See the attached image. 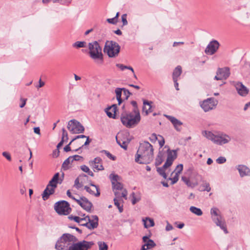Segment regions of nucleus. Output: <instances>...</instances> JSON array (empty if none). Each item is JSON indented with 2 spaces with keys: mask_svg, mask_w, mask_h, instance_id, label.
<instances>
[{
  "mask_svg": "<svg viewBox=\"0 0 250 250\" xmlns=\"http://www.w3.org/2000/svg\"><path fill=\"white\" fill-rule=\"evenodd\" d=\"M86 43L85 42L78 41L73 44L72 46L74 47L79 48L86 47Z\"/></svg>",
  "mask_w": 250,
  "mask_h": 250,
  "instance_id": "obj_41",
  "label": "nucleus"
},
{
  "mask_svg": "<svg viewBox=\"0 0 250 250\" xmlns=\"http://www.w3.org/2000/svg\"><path fill=\"white\" fill-rule=\"evenodd\" d=\"M117 67H119L121 70H124L127 68V66H125L122 64H117Z\"/></svg>",
  "mask_w": 250,
  "mask_h": 250,
  "instance_id": "obj_61",
  "label": "nucleus"
},
{
  "mask_svg": "<svg viewBox=\"0 0 250 250\" xmlns=\"http://www.w3.org/2000/svg\"><path fill=\"white\" fill-rule=\"evenodd\" d=\"M179 176V175L175 173L173 177L169 178V180L171 181V184H174L178 181Z\"/></svg>",
  "mask_w": 250,
  "mask_h": 250,
  "instance_id": "obj_48",
  "label": "nucleus"
},
{
  "mask_svg": "<svg viewBox=\"0 0 250 250\" xmlns=\"http://www.w3.org/2000/svg\"><path fill=\"white\" fill-rule=\"evenodd\" d=\"M211 217L216 224V225L224 230L225 233H228V231L225 224V221L220 214L219 210L216 208H213L210 210Z\"/></svg>",
  "mask_w": 250,
  "mask_h": 250,
  "instance_id": "obj_9",
  "label": "nucleus"
},
{
  "mask_svg": "<svg viewBox=\"0 0 250 250\" xmlns=\"http://www.w3.org/2000/svg\"><path fill=\"white\" fill-rule=\"evenodd\" d=\"M153 147L148 142L140 143L138 149L135 161L139 164H149L153 159Z\"/></svg>",
  "mask_w": 250,
  "mask_h": 250,
  "instance_id": "obj_1",
  "label": "nucleus"
},
{
  "mask_svg": "<svg viewBox=\"0 0 250 250\" xmlns=\"http://www.w3.org/2000/svg\"><path fill=\"white\" fill-rule=\"evenodd\" d=\"M126 14H125L122 16V21L123 22V25L125 26L127 24V21L126 20Z\"/></svg>",
  "mask_w": 250,
  "mask_h": 250,
  "instance_id": "obj_52",
  "label": "nucleus"
},
{
  "mask_svg": "<svg viewBox=\"0 0 250 250\" xmlns=\"http://www.w3.org/2000/svg\"><path fill=\"white\" fill-rule=\"evenodd\" d=\"M75 141H76V143L78 144V145L80 146L79 147L78 149H76L75 151L78 150L79 149L81 148L84 146L88 145L90 142L89 137L87 136L84 138H80L77 139Z\"/></svg>",
  "mask_w": 250,
  "mask_h": 250,
  "instance_id": "obj_26",
  "label": "nucleus"
},
{
  "mask_svg": "<svg viewBox=\"0 0 250 250\" xmlns=\"http://www.w3.org/2000/svg\"><path fill=\"white\" fill-rule=\"evenodd\" d=\"M122 89H123V91L124 92V94L125 96V98L127 99L128 97L130 96V93L128 90L126 89L125 88H122Z\"/></svg>",
  "mask_w": 250,
  "mask_h": 250,
  "instance_id": "obj_56",
  "label": "nucleus"
},
{
  "mask_svg": "<svg viewBox=\"0 0 250 250\" xmlns=\"http://www.w3.org/2000/svg\"><path fill=\"white\" fill-rule=\"evenodd\" d=\"M54 208L60 215H67L71 211L68 203L65 201H61L56 203L55 204Z\"/></svg>",
  "mask_w": 250,
  "mask_h": 250,
  "instance_id": "obj_11",
  "label": "nucleus"
},
{
  "mask_svg": "<svg viewBox=\"0 0 250 250\" xmlns=\"http://www.w3.org/2000/svg\"><path fill=\"white\" fill-rule=\"evenodd\" d=\"M99 250H107L108 246L104 242H99Z\"/></svg>",
  "mask_w": 250,
  "mask_h": 250,
  "instance_id": "obj_45",
  "label": "nucleus"
},
{
  "mask_svg": "<svg viewBox=\"0 0 250 250\" xmlns=\"http://www.w3.org/2000/svg\"><path fill=\"white\" fill-rule=\"evenodd\" d=\"M177 150H167V161L164 165V167H170L173 161L177 158Z\"/></svg>",
  "mask_w": 250,
  "mask_h": 250,
  "instance_id": "obj_18",
  "label": "nucleus"
},
{
  "mask_svg": "<svg viewBox=\"0 0 250 250\" xmlns=\"http://www.w3.org/2000/svg\"><path fill=\"white\" fill-rule=\"evenodd\" d=\"M141 117L138 109L133 110L131 113L124 112L121 114V120L124 125L127 128H132L140 122Z\"/></svg>",
  "mask_w": 250,
  "mask_h": 250,
  "instance_id": "obj_3",
  "label": "nucleus"
},
{
  "mask_svg": "<svg viewBox=\"0 0 250 250\" xmlns=\"http://www.w3.org/2000/svg\"><path fill=\"white\" fill-rule=\"evenodd\" d=\"M59 153L60 151L58 149L54 151L52 154L53 157L55 158L57 157L59 155Z\"/></svg>",
  "mask_w": 250,
  "mask_h": 250,
  "instance_id": "obj_62",
  "label": "nucleus"
},
{
  "mask_svg": "<svg viewBox=\"0 0 250 250\" xmlns=\"http://www.w3.org/2000/svg\"><path fill=\"white\" fill-rule=\"evenodd\" d=\"M122 198L123 197L121 196H119V197L118 196H115L114 198V205L118 208L120 212H122L123 211V203L124 201Z\"/></svg>",
  "mask_w": 250,
  "mask_h": 250,
  "instance_id": "obj_27",
  "label": "nucleus"
},
{
  "mask_svg": "<svg viewBox=\"0 0 250 250\" xmlns=\"http://www.w3.org/2000/svg\"><path fill=\"white\" fill-rule=\"evenodd\" d=\"M102 152L104 153L109 159L114 160L115 159V157L113 156L111 154H110L108 151L106 150H103Z\"/></svg>",
  "mask_w": 250,
  "mask_h": 250,
  "instance_id": "obj_50",
  "label": "nucleus"
},
{
  "mask_svg": "<svg viewBox=\"0 0 250 250\" xmlns=\"http://www.w3.org/2000/svg\"><path fill=\"white\" fill-rule=\"evenodd\" d=\"M80 217H79V216H74L73 215H70L68 218L70 219V220H74L75 222L79 223V221H80Z\"/></svg>",
  "mask_w": 250,
  "mask_h": 250,
  "instance_id": "obj_54",
  "label": "nucleus"
},
{
  "mask_svg": "<svg viewBox=\"0 0 250 250\" xmlns=\"http://www.w3.org/2000/svg\"><path fill=\"white\" fill-rule=\"evenodd\" d=\"M173 229V227L171 225L167 223V225L166 228V229L167 231H169Z\"/></svg>",
  "mask_w": 250,
  "mask_h": 250,
  "instance_id": "obj_63",
  "label": "nucleus"
},
{
  "mask_svg": "<svg viewBox=\"0 0 250 250\" xmlns=\"http://www.w3.org/2000/svg\"><path fill=\"white\" fill-rule=\"evenodd\" d=\"M183 169V165L182 164H179L177 166L176 168L175 169L173 173L175 174H177L179 175L180 173L182 172Z\"/></svg>",
  "mask_w": 250,
  "mask_h": 250,
  "instance_id": "obj_44",
  "label": "nucleus"
},
{
  "mask_svg": "<svg viewBox=\"0 0 250 250\" xmlns=\"http://www.w3.org/2000/svg\"><path fill=\"white\" fill-rule=\"evenodd\" d=\"M89 166L94 169V171L103 170L104 169L102 165V160L100 157H96L94 160L89 162Z\"/></svg>",
  "mask_w": 250,
  "mask_h": 250,
  "instance_id": "obj_17",
  "label": "nucleus"
},
{
  "mask_svg": "<svg viewBox=\"0 0 250 250\" xmlns=\"http://www.w3.org/2000/svg\"><path fill=\"white\" fill-rule=\"evenodd\" d=\"M237 169H238L240 175L241 177H244V176H250V170L246 166L238 165Z\"/></svg>",
  "mask_w": 250,
  "mask_h": 250,
  "instance_id": "obj_25",
  "label": "nucleus"
},
{
  "mask_svg": "<svg viewBox=\"0 0 250 250\" xmlns=\"http://www.w3.org/2000/svg\"><path fill=\"white\" fill-rule=\"evenodd\" d=\"M85 179H87V176L85 174L80 175L75 180L74 186L78 189L80 188L83 186V184L82 181L81 183H80V181Z\"/></svg>",
  "mask_w": 250,
  "mask_h": 250,
  "instance_id": "obj_28",
  "label": "nucleus"
},
{
  "mask_svg": "<svg viewBox=\"0 0 250 250\" xmlns=\"http://www.w3.org/2000/svg\"><path fill=\"white\" fill-rule=\"evenodd\" d=\"M109 178L115 196H118V197L121 196L125 199H127V191L125 188H124L123 184L119 182L120 177L118 175L111 174Z\"/></svg>",
  "mask_w": 250,
  "mask_h": 250,
  "instance_id": "obj_5",
  "label": "nucleus"
},
{
  "mask_svg": "<svg viewBox=\"0 0 250 250\" xmlns=\"http://www.w3.org/2000/svg\"><path fill=\"white\" fill-rule=\"evenodd\" d=\"M182 72V67L180 65L177 66L173 70L172 73V79L178 80V78L181 75Z\"/></svg>",
  "mask_w": 250,
  "mask_h": 250,
  "instance_id": "obj_30",
  "label": "nucleus"
},
{
  "mask_svg": "<svg viewBox=\"0 0 250 250\" xmlns=\"http://www.w3.org/2000/svg\"><path fill=\"white\" fill-rule=\"evenodd\" d=\"M117 111V105L113 104L111 106L107 108L105 110L107 115L110 118L115 119Z\"/></svg>",
  "mask_w": 250,
  "mask_h": 250,
  "instance_id": "obj_24",
  "label": "nucleus"
},
{
  "mask_svg": "<svg viewBox=\"0 0 250 250\" xmlns=\"http://www.w3.org/2000/svg\"><path fill=\"white\" fill-rule=\"evenodd\" d=\"M106 21L108 23L113 24H115L117 22V21L114 19V18H111V19H107L106 20Z\"/></svg>",
  "mask_w": 250,
  "mask_h": 250,
  "instance_id": "obj_58",
  "label": "nucleus"
},
{
  "mask_svg": "<svg viewBox=\"0 0 250 250\" xmlns=\"http://www.w3.org/2000/svg\"><path fill=\"white\" fill-rule=\"evenodd\" d=\"M202 187L204 188L202 190V191H207L209 192L211 190V188L208 183L205 182L202 185Z\"/></svg>",
  "mask_w": 250,
  "mask_h": 250,
  "instance_id": "obj_46",
  "label": "nucleus"
},
{
  "mask_svg": "<svg viewBox=\"0 0 250 250\" xmlns=\"http://www.w3.org/2000/svg\"><path fill=\"white\" fill-rule=\"evenodd\" d=\"M44 84H45L44 82L42 81L41 79H40L39 81V85L36 86V87L37 88L42 87V86H43L44 85Z\"/></svg>",
  "mask_w": 250,
  "mask_h": 250,
  "instance_id": "obj_60",
  "label": "nucleus"
},
{
  "mask_svg": "<svg viewBox=\"0 0 250 250\" xmlns=\"http://www.w3.org/2000/svg\"><path fill=\"white\" fill-rule=\"evenodd\" d=\"M89 219L88 215L85 216V214H84L82 217H80L79 224L81 226H86L87 228V221H89Z\"/></svg>",
  "mask_w": 250,
  "mask_h": 250,
  "instance_id": "obj_37",
  "label": "nucleus"
},
{
  "mask_svg": "<svg viewBox=\"0 0 250 250\" xmlns=\"http://www.w3.org/2000/svg\"><path fill=\"white\" fill-rule=\"evenodd\" d=\"M145 246H146V249H151L154 247L156 245L154 242L152 240H149L147 241V242L145 244Z\"/></svg>",
  "mask_w": 250,
  "mask_h": 250,
  "instance_id": "obj_43",
  "label": "nucleus"
},
{
  "mask_svg": "<svg viewBox=\"0 0 250 250\" xmlns=\"http://www.w3.org/2000/svg\"><path fill=\"white\" fill-rule=\"evenodd\" d=\"M93 245V243L83 241L79 242H75L72 246L69 247L68 250H88Z\"/></svg>",
  "mask_w": 250,
  "mask_h": 250,
  "instance_id": "obj_14",
  "label": "nucleus"
},
{
  "mask_svg": "<svg viewBox=\"0 0 250 250\" xmlns=\"http://www.w3.org/2000/svg\"><path fill=\"white\" fill-rule=\"evenodd\" d=\"M27 101L26 99H21V104L20 105V107L21 108H22L26 104V102Z\"/></svg>",
  "mask_w": 250,
  "mask_h": 250,
  "instance_id": "obj_59",
  "label": "nucleus"
},
{
  "mask_svg": "<svg viewBox=\"0 0 250 250\" xmlns=\"http://www.w3.org/2000/svg\"><path fill=\"white\" fill-rule=\"evenodd\" d=\"M217 101L213 98H208L200 103V106L205 112H208L215 108Z\"/></svg>",
  "mask_w": 250,
  "mask_h": 250,
  "instance_id": "obj_13",
  "label": "nucleus"
},
{
  "mask_svg": "<svg viewBox=\"0 0 250 250\" xmlns=\"http://www.w3.org/2000/svg\"><path fill=\"white\" fill-rule=\"evenodd\" d=\"M77 203L85 210L90 211L92 204L85 197H80V200L77 201Z\"/></svg>",
  "mask_w": 250,
  "mask_h": 250,
  "instance_id": "obj_20",
  "label": "nucleus"
},
{
  "mask_svg": "<svg viewBox=\"0 0 250 250\" xmlns=\"http://www.w3.org/2000/svg\"><path fill=\"white\" fill-rule=\"evenodd\" d=\"M189 210L193 214L197 216H201L203 214L202 210L197 207L191 206L189 208Z\"/></svg>",
  "mask_w": 250,
  "mask_h": 250,
  "instance_id": "obj_36",
  "label": "nucleus"
},
{
  "mask_svg": "<svg viewBox=\"0 0 250 250\" xmlns=\"http://www.w3.org/2000/svg\"><path fill=\"white\" fill-rule=\"evenodd\" d=\"M233 85L235 86L238 93L242 96H245L249 93V89L240 82H233Z\"/></svg>",
  "mask_w": 250,
  "mask_h": 250,
  "instance_id": "obj_19",
  "label": "nucleus"
},
{
  "mask_svg": "<svg viewBox=\"0 0 250 250\" xmlns=\"http://www.w3.org/2000/svg\"><path fill=\"white\" fill-rule=\"evenodd\" d=\"M72 162V157L71 156L69 157L62 163V168L64 170L68 169L69 168V165Z\"/></svg>",
  "mask_w": 250,
  "mask_h": 250,
  "instance_id": "obj_35",
  "label": "nucleus"
},
{
  "mask_svg": "<svg viewBox=\"0 0 250 250\" xmlns=\"http://www.w3.org/2000/svg\"><path fill=\"white\" fill-rule=\"evenodd\" d=\"M226 161V159L224 157H219L216 159V162L218 164H223Z\"/></svg>",
  "mask_w": 250,
  "mask_h": 250,
  "instance_id": "obj_51",
  "label": "nucleus"
},
{
  "mask_svg": "<svg viewBox=\"0 0 250 250\" xmlns=\"http://www.w3.org/2000/svg\"><path fill=\"white\" fill-rule=\"evenodd\" d=\"M123 89L121 88H117L115 89V92L116 93V99L118 102V104L120 105L122 103V99L121 96L122 94Z\"/></svg>",
  "mask_w": 250,
  "mask_h": 250,
  "instance_id": "obj_32",
  "label": "nucleus"
},
{
  "mask_svg": "<svg viewBox=\"0 0 250 250\" xmlns=\"http://www.w3.org/2000/svg\"><path fill=\"white\" fill-rule=\"evenodd\" d=\"M89 221H87V228L90 229H96L98 226V217L97 215L88 216Z\"/></svg>",
  "mask_w": 250,
  "mask_h": 250,
  "instance_id": "obj_21",
  "label": "nucleus"
},
{
  "mask_svg": "<svg viewBox=\"0 0 250 250\" xmlns=\"http://www.w3.org/2000/svg\"><path fill=\"white\" fill-rule=\"evenodd\" d=\"M67 128L72 134L83 133L84 130L82 125L76 120H71L68 123Z\"/></svg>",
  "mask_w": 250,
  "mask_h": 250,
  "instance_id": "obj_12",
  "label": "nucleus"
},
{
  "mask_svg": "<svg viewBox=\"0 0 250 250\" xmlns=\"http://www.w3.org/2000/svg\"><path fill=\"white\" fill-rule=\"evenodd\" d=\"M159 137L161 138V140H159V144L161 147H163L165 144L164 138L161 135H159Z\"/></svg>",
  "mask_w": 250,
  "mask_h": 250,
  "instance_id": "obj_57",
  "label": "nucleus"
},
{
  "mask_svg": "<svg viewBox=\"0 0 250 250\" xmlns=\"http://www.w3.org/2000/svg\"><path fill=\"white\" fill-rule=\"evenodd\" d=\"M85 137H86V136H85L84 135H80L77 136L76 137H75L71 140V141L69 143V144L68 145L64 147V150L66 152H68V151H70L71 148L70 147V145L72 142H74L77 139H78L80 138H84Z\"/></svg>",
  "mask_w": 250,
  "mask_h": 250,
  "instance_id": "obj_34",
  "label": "nucleus"
},
{
  "mask_svg": "<svg viewBox=\"0 0 250 250\" xmlns=\"http://www.w3.org/2000/svg\"><path fill=\"white\" fill-rule=\"evenodd\" d=\"M120 50V46L115 42L112 41H107L105 42L104 48V53H106L110 58L117 57Z\"/></svg>",
  "mask_w": 250,
  "mask_h": 250,
  "instance_id": "obj_8",
  "label": "nucleus"
},
{
  "mask_svg": "<svg viewBox=\"0 0 250 250\" xmlns=\"http://www.w3.org/2000/svg\"><path fill=\"white\" fill-rule=\"evenodd\" d=\"M182 180L186 184V185L191 188H193L198 185V182L197 181L195 182H191L189 180H188L186 177H182Z\"/></svg>",
  "mask_w": 250,
  "mask_h": 250,
  "instance_id": "obj_33",
  "label": "nucleus"
},
{
  "mask_svg": "<svg viewBox=\"0 0 250 250\" xmlns=\"http://www.w3.org/2000/svg\"><path fill=\"white\" fill-rule=\"evenodd\" d=\"M81 169L84 172L87 173L89 175L93 177L94 174L93 172L90 170L89 167L86 165H82L81 166Z\"/></svg>",
  "mask_w": 250,
  "mask_h": 250,
  "instance_id": "obj_39",
  "label": "nucleus"
},
{
  "mask_svg": "<svg viewBox=\"0 0 250 250\" xmlns=\"http://www.w3.org/2000/svg\"><path fill=\"white\" fill-rule=\"evenodd\" d=\"M84 189L90 194L96 196H99L100 194L98 187L94 184H91L90 187L85 186Z\"/></svg>",
  "mask_w": 250,
  "mask_h": 250,
  "instance_id": "obj_22",
  "label": "nucleus"
},
{
  "mask_svg": "<svg viewBox=\"0 0 250 250\" xmlns=\"http://www.w3.org/2000/svg\"><path fill=\"white\" fill-rule=\"evenodd\" d=\"M116 140L117 143L121 147L126 149L127 145L131 140V137L128 131H122L118 133L116 137Z\"/></svg>",
  "mask_w": 250,
  "mask_h": 250,
  "instance_id": "obj_10",
  "label": "nucleus"
},
{
  "mask_svg": "<svg viewBox=\"0 0 250 250\" xmlns=\"http://www.w3.org/2000/svg\"><path fill=\"white\" fill-rule=\"evenodd\" d=\"M77 240V238L74 235L65 233L57 241L55 248L57 250H68Z\"/></svg>",
  "mask_w": 250,
  "mask_h": 250,
  "instance_id": "obj_6",
  "label": "nucleus"
},
{
  "mask_svg": "<svg viewBox=\"0 0 250 250\" xmlns=\"http://www.w3.org/2000/svg\"><path fill=\"white\" fill-rule=\"evenodd\" d=\"M174 83V86L177 90H179V84L178 83V80H173Z\"/></svg>",
  "mask_w": 250,
  "mask_h": 250,
  "instance_id": "obj_64",
  "label": "nucleus"
},
{
  "mask_svg": "<svg viewBox=\"0 0 250 250\" xmlns=\"http://www.w3.org/2000/svg\"><path fill=\"white\" fill-rule=\"evenodd\" d=\"M131 196L132 198L131 201L133 205H135L141 200V196L139 193L135 194L134 192H132Z\"/></svg>",
  "mask_w": 250,
  "mask_h": 250,
  "instance_id": "obj_38",
  "label": "nucleus"
},
{
  "mask_svg": "<svg viewBox=\"0 0 250 250\" xmlns=\"http://www.w3.org/2000/svg\"><path fill=\"white\" fill-rule=\"evenodd\" d=\"M164 160L163 154L159 152L155 160V165L156 166L160 165Z\"/></svg>",
  "mask_w": 250,
  "mask_h": 250,
  "instance_id": "obj_40",
  "label": "nucleus"
},
{
  "mask_svg": "<svg viewBox=\"0 0 250 250\" xmlns=\"http://www.w3.org/2000/svg\"><path fill=\"white\" fill-rule=\"evenodd\" d=\"M89 55L94 61L95 62L99 65L104 63V55L102 53V47L97 41H94L88 43Z\"/></svg>",
  "mask_w": 250,
  "mask_h": 250,
  "instance_id": "obj_4",
  "label": "nucleus"
},
{
  "mask_svg": "<svg viewBox=\"0 0 250 250\" xmlns=\"http://www.w3.org/2000/svg\"><path fill=\"white\" fill-rule=\"evenodd\" d=\"M144 225L146 228H148L154 226V222L153 219L146 217L143 220Z\"/></svg>",
  "mask_w": 250,
  "mask_h": 250,
  "instance_id": "obj_31",
  "label": "nucleus"
},
{
  "mask_svg": "<svg viewBox=\"0 0 250 250\" xmlns=\"http://www.w3.org/2000/svg\"><path fill=\"white\" fill-rule=\"evenodd\" d=\"M219 45L220 44L218 41L213 40L208 43L205 49V52L207 54L212 55L217 51Z\"/></svg>",
  "mask_w": 250,
  "mask_h": 250,
  "instance_id": "obj_16",
  "label": "nucleus"
},
{
  "mask_svg": "<svg viewBox=\"0 0 250 250\" xmlns=\"http://www.w3.org/2000/svg\"><path fill=\"white\" fill-rule=\"evenodd\" d=\"M71 157H72L73 162L74 161L83 162V158L82 156L78 155H75Z\"/></svg>",
  "mask_w": 250,
  "mask_h": 250,
  "instance_id": "obj_47",
  "label": "nucleus"
},
{
  "mask_svg": "<svg viewBox=\"0 0 250 250\" xmlns=\"http://www.w3.org/2000/svg\"><path fill=\"white\" fill-rule=\"evenodd\" d=\"M62 140H64V141H67L68 140V134L64 128H62Z\"/></svg>",
  "mask_w": 250,
  "mask_h": 250,
  "instance_id": "obj_49",
  "label": "nucleus"
},
{
  "mask_svg": "<svg viewBox=\"0 0 250 250\" xmlns=\"http://www.w3.org/2000/svg\"><path fill=\"white\" fill-rule=\"evenodd\" d=\"M2 154L3 156H4L5 158L7 159V160H8L9 161H11V157L9 153L6 151H4L2 152Z\"/></svg>",
  "mask_w": 250,
  "mask_h": 250,
  "instance_id": "obj_53",
  "label": "nucleus"
},
{
  "mask_svg": "<svg viewBox=\"0 0 250 250\" xmlns=\"http://www.w3.org/2000/svg\"><path fill=\"white\" fill-rule=\"evenodd\" d=\"M166 168L164 167V166L162 167L157 168L158 173L165 179L167 178V175L165 171V169Z\"/></svg>",
  "mask_w": 250,
  "mask_h": 250,
  "instance_id": "obj_42",
  "label": "nucleus"
},
{
  "mask_svg": "<svg viewBox=\"0 0 250 250\" xmlns=\"http://www.w3.org/2000/svg\"><path fill=\"white\" fill-rule=\"evenodd\" d=\"M59 176V173H56L47 185L42 194V198L44 201L47 200L50 195L54 193L57 184L62 183V179L60 178Z\"/></svg>",
  "mask_w": 250,
  "mask_h": 250,
  "instance_id": "obj_7",
  "label": "nucleus"
},
{
  "mask_svg": "<svg viewBox=\"0 0 250 250\" xmlns=\"http://www.w3.org/2000/svg\"><path fill=\"white\" fill-rule=\"evenodd\" d=\"M149 140L150 141L152 142H155L157 140H158V137L156 134H152L149 137Z\"/></svg>",
  "mask_w": 250,
  "mask_h": 250,
  "instance_id": "obj_55",
  "label": "nucleus"
},
{
  "mask_svg": "<svg viewBox=\"0 0 250 250\" xmlns=\"http://www.w3.org/2000/svg\"><path fill=\"white\" fill-rule=\"evenodd\" d=\"M229 69L228 67L219 68L214 77L216 80H223L227 79L229 76Z\"/></svg>",
  "mask_w": 250,
  "mask_h": 250,
  "instance_id": "obj_15",
  "label": "nucleus"
},
{
  "mask_svg": "<svg viewBox=\"0 0 250 250\" xmlns=\"http://www.w3.org/2000/svg\"><path fill=\"white\" fill-rule=\"evenodd\" d=\"M166 117L172 123L176 130L180 131L182 123L174 117L166 115Z\"/></svg>",
  "mask_w": 250,
  "mask_h": 250,
  "instance_id": "obj_23",
  "label": "nucleus"
},
{
  "mask_svg": "<svg viewBox=\"0 0 250 250\" xmlns=\"http://www.w3.org/2000/svg\"><path fill=\"white\" fill-rule=\"evenodd\" d=\"M203 136L214 144L223 146L229 143L231 140V137L226 133L221 131H214L213 132L205 130L202 133Z\"/></svg>",
  "mask_w": 250,
  "mask_h": 250,
  "instance_id": "obj_2",
  "label": "nucleus"
},
{
  "mask_svg": "<svg viewBox=\"0 0 250 250\" xmlns=\"http://www.w3.org/2000/svg\"><path fill=\"white\" fill-rule=\"evenodd\" d=\"M152 103L151 102H149L147 101H144L143 102V112L146 113V115H147L149 113H150L152 112V110H151V104Z\"/></svg>",
  "mask_w": 250,
  "mask_h": 250,
  "instance_id": "obj_29",
  "label": "nucleus"
}]
</instances>
